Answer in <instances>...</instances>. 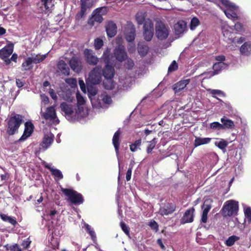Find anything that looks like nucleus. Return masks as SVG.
Listing matches in <instances>:
<instances>
[{"label": "nucleus", "instance_id": "1", "mask_svg": "<svg viewBox=\"0 0 251 251\" xmlns=\"http://www.w3.org/2000/svg\"><path fill=\"white\" fill-rule=\"evenodd\" d=\"M60 107L62 111L65 113L66 118L70 122L78 121L88 115V111L83 110L81 107H79L78 110L76 105L67 102H62Z\"/></svg>", "mask_w": 251, "mask_h": 251}, {"label": "nucleus", "instance_id": "2", "mask_svg": "<svg viewBox=\"0 0 251 251\" xmlns=\"http://www.w3.org/2000/svg\"><path fill=\"white\" fill-rule=\"evenodd\" d=\"M110 50L107 49L102 54V59L105 63V66L103 70V75L106 79V81L103 82V85L105 89L111 90L115 87V84L112 80L115 74L114 68L109 65L110 63Z\"/></svg>", "mask_w": 251, "mask_h": 251}, {"label": "nucleus", "instance_id": "3", "mask_svg": "<svg viewBox=\"0 0 251 251\" xmlns=\"http://www.w3.org/2000/svg\"><path fill=\"white\" fill-rule=\"evenodd\" d=\"M222 5H219L220 7L224 12L227 18L235 21L238 20V16L237 15L239 11V7L234 3L230 2L229 0H219Z\"/></svg>", "mask_w": 251, "mask_h": 251}, {"label": "nucleus", "instance_id": "4", "mask_svg": "<svg viewBox=\"0 0 251 251\" xmlns=\"http://www.w3.org/2000/svg\"><path fill=\"white\" fill-rule=\"evenodd\" d=\"M23 122V116L15 113H12L8 121L7 133L10 135L15 134Z\"/></svg>", "mask_w": 251, "mask_h": 251}, {"label": "nucleus", "instance_id": "5", "mask_svg": "<svg viewBox=\"0 0 251 251\" xmlns=\"http://www.w3.org/2000/svg\"><path fill=\"white\" fill-rule=\"evenodd\" d=\"M239 208L238 202L229 200L226 202L223 208L222 213L224 217L231 216L237 214Z\"/></svg>", "mask_w": 251, "mask_h": 251}, {"label": "nucleus", "instance_id": "6", "mask_svg": "<svg viewBox=\"0 0 251 251\" xmlns=\"http://www.w3.org/2000/svg\"><path fill=\"white\" fill-rule=\"evenodd\" d=\"M61 191L73 204H80L83 202L82 196L76 191L70 189L62 188Z\"/></svg>", "mask_w": 251, "mask_h": 251}, {"label": "nucleus", "instance_id": "7", "mask_svg": "<svg viewBox=\"0 0 251 251\" xmlns=\"http://www.w3.org/2000/svg\"><path fill=\"white\" fill-rule=\"evenodd\" d=\"M170 28L161 21H157L155 25V34L157 38L163 40L168 38L170 33Z\"/></svg>", "mask_w": 251, "mask_h": 251}, {"label": "nucleus", "instance_id": "8", "mask_svg": "<svg viewBox=\"0 0 251 251\" xmlns=\"http://www.w3.org/2000/svg\"><path fill=\"white\" fill-rule=\"evenodd\" d=\"M40 115L42 118L46 120H49L55 125H57L59 123V120L57 117L56 110L54 106L47 107L45 112H43L42 108H41Z\"/></svg>", "mask_w": 251, "mask_h": 251}, {"label": "nucleus", "instance_id": "9", "mask_svg": "<svg viewBox=\"0 0 251 251\" xmlns=\"http://www.w3.org/2000/svg\"><path fill=\"white\" fill-rule=\"evenodd\" d=\"M101 67L97 66L89 73L87 80L91 84H98L101 82Z\"/></svg>", "mask_w": 251, "mask_h": 251}, {"label": "nucleus", "instance_id": "10", "mask_svg": "<svg viewBox=\"0 0 251 251\" xmlns=\"http://www.w3.org/2000/svg\"><path fill=\"white\" fill-rule=\"evenodd\" d=\"M154 34L153 23L150 19H146L143 26V36L147 41H150Z\"/></svg>", "mask_w": 251, "mask_h": 251}, {"label": "nucleus", "instance_id": "11", "mask_svg": "<svg viewBox=\"0 0 251 251\" xmlns=\"http://www.w3.org/2000/svg\"><path fill=\"white\" fill-rule=\"evenodd\" d=\"M93 4L91 0H80V11L76 15V19L79 20L84 17L87 11L89 10L92 7Z\"/></svg>", "mask_w": 251, "mask_h": 251}, {"label": "nucleus", "instance_id": "12", "mask_svg": "<svg viewBox=\"0 0 251 251\" xmlns=\"http://www.w3.org/2000/svg\"><path fill=\"white\" fill-rule=\"evenodd\" d=\"M98 91L93 87H89L88 88V95L91 100L92 106L94 108H99L102 107V103L95 98Z\"/></svg>", "mask_w": 251, "mask_h": 251}, {"label": "nucleus", "instance_id": "13", "mask_svg": "<svg viewBox=\"0 0 251 251\" xmlns=\"http://www.w3.org/2000/svg\"><path fill=\"white\" fill-rule=\"evenodd\" d=\"M176 205L173 203L167 202L160 205L158 213L163 216L173 213L176 210Z\"/></svg>", "mask_w": 251, "mask_h": 251}, {"label": "nucleus", "instance_id": "14", "mask_svg": "<svg viewBox=\"0 0 251 251\" xmlns=\"http://www.w3.org/2000/svg\"><path fill=\"white\" fill-rule=\"evenodd\" d=\"M84 56L86 62L89 65L94 66L99 62V58L95 55L94 51L86 49L84 50Z\"/></svg>", "mask_w": 251, "mask_h": 251}, {"label": "nucleus", "instance_id": "15", "mask_svg": "<svg viewBox=\"0 0 251 251\" xmlns=\"http://www.w3.org/2000/svg\"><path fill=\"white\" fill-rule=\"evenodd\" d=\"M125 37L128 42H132L135 37V27L131 22H127L125 29Z\"/></svg>", "mask_w": 251, "mask_h": 251}, {"label": "nucleus", "instance_id": "16", "mask_svg": "<svg viewBox=\"0 0 251 251\" xmlns=\"http://www.w3.org/2000/svg\"><path fill=\"white\" fill-rule=\"evenodd\" d=\"M34 125L31 122H26L25 124V130L23 134L19 139V142L25 140L29 137L33 131Z\"/></svg>", "mask_w": 251, "mask_h": 251}, {"label": "nucleus", "instance_id": "17", "mask_svg": "<svg viewBox=\"0 0 251 251\" xmlns=\"http://www.w3.org/2000/svg\"><path fill=\"white\" fill-rule=\"evenodd\" d=\"M43 165L46 168L50 171L51 175L54 176L56 181L61 180L63 178V176L61 171L59 169L51 167V164L48 163L44 161L43 163Z\"/></svg>", "mask_w": 251, "mask_h": 251}, {"label": "nucleus", "instance_id": "18", "mask_svg": "<svg viewBox=\"0 0 251 251\" xmlns=\"http://www.w3.org/2000/svg\"><path fill=\"white\" fill-rule=\"evenodd\" d=\"M116 59L120 62H123L127 57L125 48L122 45L117 47L114 51Z\"/></svg>", "mask_w": 251, "mask_h": 251}, {"label": "nucleus", "instance_id": "19", "mask_svg": "<svg viewBox=\"0 0 251 251\" xmlns=\"http://www.w3.org/2000/svg\"><path fill=\"white\" fill-rule=\"evenodd\" d=\"M71 69L75 72L78 73L82 69L81 59L77 57H73L69 62Z\"/></svg>", "mask_w": 251, "mask_h": 251}, {"label": "nucleus", "instance_id": "20", "mask_svg": "<svg viewBox=\"0 0 251 251\" xmlns=\"http://www.w3.org/2000/svg\"><path fill=\"white\" fill-rule=\"evenodd\" d=\"M194 211L195 210L193 208L187 210L180 220L181 224H184L192 222L194 219Z\"/></svg>", "mask_w": 251, "mask_h": 251}, {"label": "nucleus", "instance_id": "21", "mask_svg": "<svg viewBox=\"0 0 251 251\" xmlns=\"http://www.w3.org/2000/svg\"><path fill=\"white\" fill-rule=\"evenodd\" d=\"M186 23L184 21H178L174 25L175 34L179 36L183 34L186 30Z\"/></svg>", "mask_w": 251, "mask_h": 251}, {"label": "nucleus", "instance_id": "22", "mask_svg": "<svg viewBox=\"0 0 251 251\" xmlns=\"http://www.w3.org/2000/svg\"><path fill=\"white\" fill-rule=\"evenodd\" d=\"M54 139V135L51 132L48 133L44 135L42 142L40 144L41 146L46 150L52 143Z\"/></svg>", "mask_w": 251, "mask_h": 251}, {"label": "nucleus", "instance_id": "23", "mask_svg": "<svg viewBox=\"0 0 251 251\" xmlns=\"http://www.w3.org/2000/svg\"><path fill=\"white\" fill-rule=\"evenodd\" d=\"M120 135V132L119 130H117L114 134L112 139L113 144L115 149V151L116 152L117 156L118 157V164H119V172L121 171V166L120 163L119 158V137Z\"/></svg>", "mask_w": 251, "mask_h": 251}, {"label": "nucleus", "instance_id": "24", "mask_svg": "<svg viewBox=\"0 0 251 251\" xmlns=\"http://www.w3.org/2000/svg\"><path fill=\"white\" fill-rule=\"evenodd\" d=\"M41 4L43 6L42 8L43 12L49 14L51 12L52 8L54 6V0H40Z\"/></svg>", "mask_w": 251, "mask_h": 251}, {"label": "nucleus", "instance_id": "25", "mask_svg": "<svg viewBox=\"0 0 251 251\" xmlns=\"http://www.w3.org/2000/svg\"><path fill=\"white\" fill-rule=\"evenodd\" d=\"M190 80L189 79H183L176 82L173 86V89L176 94L178 93L183 90L186 86L189 83Z\"/></svg>", "mask_w": 251, "mask_h": 251}, {"label": "nucleus", "instance_id": "26", "mask_svg": "<svg viewBox=\"0 0 251 251\" xmlns=\"http://www.w3.org/2000/svg\"><path fill=\"white\" fill-rule=\"evenodd\" d=\"M106 30L108 37H114L117 33V26L116 24L113 22H109L106 26Z\"/></svg>", "mask_w": 251, "mask_h": 251}, {"label": "nucleus", "instance_id": "27", "mask_svg": "<svg viewBox=\"0 0 251 251\" xmlns=\"http://www.w3.org/2000/svg\"><path fill=\"white\" fill-rule=\"evenodd\" d=\"M103 21L102 17L98 13L95 12V10L93 11L92 15V17L89 19L88 21V24L91 26H93L95 25V22L98 23H101Z\"/></svg>", "mask_w": 251, "mask_h": 251}, {"label": "nucleus", "instance_id": "28", "mask_svg": "<svg viewBox=\"0 0 251 251\" xmlns=\"http://www.w3.org/2000/svg\"><path fill=\"white\" fill-rule=\"evenodd\" d=\"M97 100H98V101H100L103 105L102 107H100L99 109L106 108L107 106H105V104H109L112 102L111 97L108 96L105 93H102L100 96H99Z\"/></svg>", "mask_w": 251, "mask_h": 251}, {"label": "nucleus", "instance_id": "29", "mask_svg": "<svg viewBox=\"0 0 251 251\" xmlns=\"http://www.w3.org/2000/svg\"><path fill=\"white\" fill-rule=\"evenodd\" d=\"M13 47L11 46H6L0 50V58L1 59H4L8 58L13 53Z\"/></svg>", "mask_w": 251, "mask_h": 251}, {"label": "nucleus", "instance_id": "30", "mask_svg": "<svg viewBox=\"0 0 251 251\" xmlns=\"http://www.w3.org/2000/svg\"><path fill=\"white\" fill-rule=\"evenodd\" d=\"M57 68L62 74L66 75H69L70 69L64 61L60 60L57 63Z\"/></svg>", "mask_w": 251, "mask_h": 251}, {"label": "nucleus", "instance_id": "31", "mask_svg": "<svg viewBox=\"0 0 251 251\" xmlns=\"http://www.w3.org/2000/svg\"><path fill=\"white\" fill-rule=\"evenodd\" d=\"M221 122L222 123V129H232L235 126L234 122L225 116L221 119Z\"/></svg>", "mask_w": 251, "mask_h": 251}, {"label": "nucleus", "instance_id": "32", "mask_svg": "<svg viewBox=\"0 0 251 251\" xmlns=\"http://www.w3.org/2000/svg\"><path fill=\"white\" fill-rule=\"evenodd\" d=\"M228 65L225 62H216L213 66L214 72L211 75H214L218 74L222 70L227 68Z\"/></svg>", "mask_w": 251, "mask_h": 251}, {"label": "nucleus", "instance_id": "33", "mask_svg": "<svg viewBox=\"0 0 251 251\" xmlns=\"http://www.w3.org/2000/svg\"><path fill=\"white\" fill-rule=\"evenodd\" d=\"M240 51L242 55H249L251 53V43L245 42L241 47Z\"/></svg>", "mask_w": 251, "mask_h": 251}, {"label": "nucleus", "instance_id": "34", "mask_svg": "<svg viewBox=\"0 0 251 251\" xmlns=\"http://www.w3.org/2000/svg\"><path fill=\"white\" fill-rule=\"evenodd\" d=\"M211 139L212 138L208 137H196L194 142V146L195 147H197L202 145L207 144L210 142Z\"/></svg>", "mask_w": 251, "mask_h": 251}, {"label": "nucleus", "instance_id": "35", "mask_svg": "<svg viewBox=\"0 0 251 251\" xmlns=\"http://www.w3.org/2000/svg\"><path fill=\"white\" fill-rule=\"evenodd\" d=\"M146 17V13L145 12H139L135 16V19L138 25L144 24Z\"/></svg>", "mask_w": 251, "mask_h": 251}, {"label": "nucleus", "instance_id": "36", "mask_svg": "<svg viewBox=\"0 0 251 251\" xmlns=\"http://www.w3.org/2000/svg\"><path fill=\"white\" fill-rule=\"evenodd\" d=\"M76 99H77V105L76 107L79 110V107H81L83 110H87V109L84 108V104L85 102V100L84 98L79 93H77L76 95Z\"/></svg>", "mask_w": 251, "mask_h": 251}, {"label": "nucleus", "instance_id": "37", "mask_svg": "<svg viewBox=\"0 0 251 251\" xmlns=\"http://www.w3.org/2000/svg\"><path fill=\"white\" fill-rule=\"evenodd\" d=\"M240 239L239 236L236 235H232L229 236L227 240H226L225 244L227 247L232 246L234 243Z\"/></svg>", "mask_w": 251, "mask_h": 251}, {"label": "nucleus", "instance_id": "38", "mask_svg": "<svg viewBox=\"0 0 251 251\" xmlns=\"http://www.w3.org/2000/svg\"><path fill=\"white\" fill-rule=\"evenodd\" d=\"M0 216L3 221L8 222L13 226L17 224L15 218L8 216L4 214H0Z\"/></svg>", "mask_w": 251, "mask_h": 251}, {"label": "nucleus", "instance_id": "39", "mask_svg": "<svg viewBox=\"0 0 251 251\" xmlns=\"http://www.w3.org/2000/svg\"><path fill=\"white\" fill-rule=\"evenodd\" d=\"M149 50L148 47L143 44H138V51L140 55L142 56H145Z\"/></svg>", "mask_w": 251, "mask_h": 251}, {"label": "nucleus", "instance_id": "40", "mask_svg": "<svg viewBox=\"0 0 251 251\" xmlns=\"http://www.w3.org/2000/svg\"><path fill=\"white\" fill-rule=\"evenodd\" d=\"M32 63V58L29 57L25 59V61L22 63V66L24 68V70H29L31 68Z\"/></svg>", "mask_w": 251, "mask_h": 251}, {"label": "nucleus", "instance_id": "41", "mask_svg": "<svg viewBox=\"0 0 251 251\" xmlns=\"http://www.w3.org/2000/svg\"><path fill=\"white\" fill-rule=\"evenodd\" d=\"M48 53L44 55H36L35 56L31 57L33 63L37 64L43 61L47 56Z\"/></svg>", "mask_w": 251, "mask_h": 251}, {"label": "nucleus", "instance_id": "42", "mask_svg": "<svg viewBox=\"0 0 251 251\" xmlns=\"http://www.w3.org/2000/svg\"><path fill=\"white\" fill-rule=\"evenodd\" d=\"M207 91L210 94H211L214 98H217V97H216L217 95L219 96H222V97L226 96V95L224 93V92L220 90L209 89H207Z\"/></svg>", "mask_w": 251, "mask_h": 251}, {"label": "nucleus", "instance_id": "43", "mask_svg": "<svg viewBox=\"0 0 251 251\" xmlns=\"http://www.w3.org/2000/svg\"><path fill=\"white\" fill-rule=\"evenodd\" d=\"M141 145V139H140L135 141L133 144L130 145V150L132 152L137 151L140 149V147Z\"/></svg>", "mask_w": 251, "mask_h": 251}, {"label": "nucleus", "instance_id": "44", "mask_svg": "<svg viewBox=\"0 0 251 251\" xmlns=\"http://www.w3.org/2000/svg\"><path fill=\"white\" fill-rule=\"evenodd\" d=\"M157 142V140L155 138H154L151 140V141L150 142V144L147 149V152L148 154L151 152L152 150L154 148Z\"/></svg>", "mask_w": 251, "mask_h": 251}, {"label": "nucleus", "instance_id": "45", "mask_svg": "<svg viewBox=\"0 0 251 251\" xmlns=\"http://www.w3.org/2000/svg\"><path fill=\"white\" fill-rule=\"evenodd\" d=\"M215 145L221 150H225L227 147V142L223 139H221L219 141L215 142Z\"/></svg>", "mask_w": 251, "mask_h": 251}, {"label": "nucleus", "instance_id": "46", "mask_svg": "<svg viewBox=\"0 0 251 251\" xmlns=\"http://www.w3.org/2000/svg\"><path fill=\"white\" fill-rule=\"evenodd\" d=\"M200 24L199 20L196 18H193L190 22V27L192 30L195 29L196 27L198 26Z\"/></svg>", "mask_w": 251, "mask_h": 251}, {"label": "nucleus", "instance_id": "47", "mask_svg": "<svg viewBox=\"0 0 251 251\" xmlns=\"http://www.w3.org/2000/svg\"><path fill=\"white\" fill-rule=\"evenodd\" d=\"M85 227L87 231L89 233L93 240L96 239V235L95 232L92 227L88 224L85 225Z\"/></svg>", "mask_w": 251, "mask_h": 251}, {"label": "nucleus", "instance_id": "48", "mask_svg": "<svg viewBox=\"0 0 251 251\" xmlns=\"http://www.w3.org/2000/svg\"><path fill=\"white\" fill-rule=\"evenodd\" d=\"M95 12H97L101 16L105 15L107 12V7L106 6H103L96 8L94 10Z\"/></svg>", "mask_w": 251, "mask_h": 251}, {"label": "nucleus", "instance_id": "49", "mask_svg": "<svg viewBox=\"0 0 251 251\" xmlns=\"http://www.w3.org/2000/svg\"><path fill=\"white\" fill-rule=\"evenodd\" d=\"M222 124L218 122H213L210 125V128L213 130H221L222 129Z\"/></svg>", "mask_w": 251, "mask_h": 251}, {"label": "nucleus", "instance_id": "50", "mask_svg": "<svg viewBox=\"0 0 251 251\" xmlns=\"http://www.w3.org/2000/svg\"><path fill=\"white\" fill-rule=\"evenodd\" d=\"M134 63L133 61L130 58H127L125 64V66L126 69L128 70H132L134 67Z\"/></svg>", "mask_w": 251, "mask_h": 251}, {"label": "nucleus", "instance_id": "51", "mask_svg": "<svg viewBox=\"0 0 251 251\" xmlns=\"http://www.w3.org/2000/svg\"><path fill=\"white\" fill-rule=\"evenodd\" d=\"M228 28L231 29V27L227 26H224L222 27V32L223 35L226 37H229L231 34V32L229 31Z\"/></svg>", "mask_w": 251, "mask_h": 251}, {"label": "nucleus", "instance_id": "52", "mask_svg": "<svg viewBox=\"0 0 251 251\" xmlns=\"http://www.w3.org/2000/svg\"><path fill=\"white\" fill-rule=\"evenodd\" d=\"M103 45V41L100 39L97 38L95 40L94 46L96 50L100 49Z\"/></svg>", "mask_w": 251, "mask_h": 251}, {"label": "nucleus", "instance_id": "53", "mask_svg": "<svg viewBox=\"0 0 251 251\" xmlns=\"http://www.w3.org/2000/svg\"><path fill=\"white\" fill-rule=\"evenodd\" d=\"M177 68L178 66L177 63L176 61L174 60L168 68V72L170 73L174 72L177 70Z\"/></svg>", "mask_w": 251, "mask_h": 251}, {"label": "nucleus", "instance_id": "54", "mask_svg": "<svg viewBox=\"0 0 251 251\" xmlns=\"http://www.w3.org/2000/svg\"><path fill=\"white\" fill-rule=\"evenodd\" d=\"M59 95L63 100L68 102H71L73 99L69 93L65 94V95L59 94Z\"/></svg>", "mask_w": 251, "mask_h": 251}, {"label": "nucleus", "instance_id": "55", "mask_svg": "<svg viewBox=\"0 0 251 251\" xmlns=\"http://www.w3.org/2000/svg\"><path fill=\"white\" fill-rule=\"evenodd\" d=\"M234 28L235 30L238 32H242L244 31V28L242 24L239 22L235 24Z\"/></svg>", "mask_w": 251, "mask_h": 251}, {"label": "nucleus", "instance_id": "56", "mask_svg": "<svg viewBox=\"0 0 251 251\" xmlns=\"http://www.w3.org/2000/svg\"><path fill=\"white\" fill-rule=\"evenodd\" d=\"M208 213V212L207 211V210L203 209L201 219V222L203 223L207 222Z\"/></svg>", "mask_w": 251, "mask_h": 251}, {"label": "nucleus", "instance_id": "57", "mask_svg": "<svg viewBox=\"0 0 251 251\" xmlns=\"http://www.w3.org/2000/svg\"><path fill=\"white\" fill-rule=\"evenodd\" d=\"M49 93L50 96L51 97V98L53 100H54L55 101L57 100V96L54 90L53 89L50 88L49 90Z\"/></svg>", "mask_w": 251, "mask_h": 251}, {"label": "nucleus", "instance_id": "58", "mask_svg": "<svg viewBox=\"0 0 251 251\" xmlns=\"http://www.w3.org/2000/svg\"><path fill=\"white\" fill-rule=\"evenodd\" d=\"M121 227L123 231L126 234H129V228L126 224L123 222L121 223Z\"/></svg>", "mask_w": 251, "mask_h": 251}, {"label": "nucleus", "instance_id": "59", "mask_svg": "<svg viewBox=\"0 0 251 251\" xmlns=\"http://www.w3.org/2000/svg\"><path fill=\"white\" fill-rule=\"evenodd\" d=\"M42 102L44 103V104H47L49 102V98L45 94H41L40 95Z\"/></svg>", "mask_w": 251, "mask_h": 251}, {"label": "nucleus", "instance_id": "60", "mask_svg": "<svg viewBox=\"0 0 251 251\" xmlns=\"http://www.w3.org/2000/svg\"><path fill=\"white\" fill-rule=\"evenodd\" d=\"M66 81L67 83L69 84L70 85H72V87H74L76 85L77 81L76 79L75 78H69L67 79Z\"/></svg>", "mask_w": 251, "mask_h": 251}, {"label": "nucleus", "instance_id": "61", "mask_svg": "<svg viewBox=\"0 0 251 251\" xmlns=\"http://www.w3.org/2000/svg\"><path fill=\"white\" fill-rule=\"evenodd\" d=\"M78 83H79V86H80V89L81 90V91L84 92V93H86V87H85V83L83 81V80L82 79H79L78 80Z\"/></svg>", "mask_w": 251, "mask_h": 251}, {"label": "nucleus", "instance_id": "62", "mask_svg": "<svg viewBox=\"0 0 251 251\" xmlns=\"http://www.w3.org/2000/svg\"><path fill=\"white\" fill-rule=\"evenodd\" d=\"M16 83L18 87L21 88L24 85L25 82L22 79H16Z\"/></svg>", "mask_w": 251, "mask_h": 251}, {"label": "nucleus", "instance_id": "63", "mask_svg": "<svg viewBox=\"0 0 251 251\" xmlns=\"http://www.w3.org/2000/svg\"><path fill=\"white\" fill-rule=\"evenodd\" d=\"M11 251H21V248L17 244H14L10 247Z\"/></svg>", "mask_w": 251, "mask_h": 251}, {"label": "nucleus", "instance_id": "64", "mask_svg": "<svg viewBox=\"0 0 251 251\" xmlns=\"http://www.w3.org/2000/svg\"><path fill=\"white\" fill-rule=\"evenodd\" d=\"M215 59L218 62H224L226 60V57L223 55H218L215 56Z\"/></svg>", "mask_w": 251, "mask_h": 251}]
</instances>
